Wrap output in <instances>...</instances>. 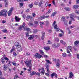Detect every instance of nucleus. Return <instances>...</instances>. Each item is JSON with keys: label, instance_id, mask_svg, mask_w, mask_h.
<instances>
[{"label": "nucleus", "instance_id": "nucleus-39", "mask_svg": "<svg viewBox=\"0 0 79 79\" xmlns=\"http://www.w3.org/2000/svg\"><path fill=\"white\" fill-rule=\"evenodd\" d=\"M64 23V24H65V25H67V23H68V20H65L63 21Z\"/></svg>", "mask_w": 79, "mask_h": 79}, {"label": "nucleus", "instance_id": "nucleus-51", "mask_svg": "<svg viewBox=\"0 0 79 79\" xmlns=\"http://www.w3.org/2000/svg\"><path fill=\"white\" fill-rule=\"evenodd\" d=\"M72 47H71V46H69L68 47V49H69V50H71V49H72Z\"/></svg>", "mask_w": 79, "mask_h": 79}, {"label": "nucleus", "instance_id": "nucleus-64", "mask_svg": "<svg viewBox=\"0 0 79 79\" xmlns=\"http://www.w3.org/2000/svg\"><path fill=\"white\" fill-rule=\"evenodd\" d=\"M26 55L27 56H29V55H30V53L29 52H27L26 53Z\"/></svg>", "mask_w": 79, "mask_h": 79}, {"label": "nucleus", "instance_id": "nucleus-55", "mask_svg": "<svg viewBox=\"0 0 79 79\" xmlns=\"http://www.w3.org/2000/svg\"><path fill=\"white\" fill-rule=\"evenodd\" d=\"M35 75H37L38 76H40V73H38V72L36 73L35 74Z\"/></svg>", "mask_w": 79, "mask_h": 79}, {"label": "nucleus", "instance_id": "nucleus-42", "mask_svg": "<svg viewBox=\"0 0 79 79\" xmlns=\"http://www.w3.org/2000/svg\"><path fill=\"white\" fill-rule=\"evenodd\" d=\"M55 41L56 42H59V39L57 38H55Z\"/></svg>", "mask_w": 79, "mask_h": 79}, {"label": "nucleus", "instance_id": "nucleus-4", "mask_svg": "<svg viewBox=\"0 0 79 79\" xmlns=\"http://www.w3.org/2000/svg\"><path fill=\"white\" fill-rule=\"evenodd\" d=\"M35 57L37 58H40L41 57H42V56L40 55L39 53H36L35 55Z\"/></svg>", "mask_w": 79, "mask_h": 79}, {"label": "nucleus", "instance_id": "nucleus-59", "mask_svg": "<svg viewBox=\"0 0 79 79\" xmlns=\"http://www.w3.org/2000/svg\"><path fill=\"white\" fill-rule=\"evenodd\" d=\"M20 6H23V4L22 3H19Z\"/></svg>", "mask_w": 79, "mask_h": 79}, {"label": "nucleus", "instance_id": "nucleus-48", "mask_svg": "<svg viewBox=\"0 0 79 79\" xmlns=\"http://www.w3.org/2000/svg\"><path fill=\"white\" fill-rule=\"evenodd\" d=\"M32 16L33 18H34V17L36 16V15L35 13H33L32 14Z\"/></svg>", "mask_w": 79, "mask_h": 79}, {"label": "nucleus", "instance_id": "nucleus-25", "mask_svg": "<svg viewBox=\"0 0 79 79\" xmlns=\"http://www.w3.org/2000/svg\"><path fill=\"white\" fill-rule=\"evenodd\" d=\"M23 28H24L22 26V25H20V26L19 27L18 29L21 31L22 30V29H23Z\"/></svg>", "mask_w": 79, "mask_h": 79}, {"label": "nucleus", "instance_id": "nucleus-9", "mask_svg": "<svg viewBox=\"0 0 79 79\" xmlns=\"http://www.w3.org/2000/svg\"><path fill=\"white\" fill-rule=\"evenodd\" d=\"M45 32L43 31L42 32V37L41 39L42 40H44V38H45Z\"/></svg>", "mask_w": 79, "mask_h": 79}, {"label": "nucleus", "instance_id": "nucleus-22", "mask_svg": "<svg viewBox=\"0 0 79 79\" xmlns=\"http://www.w3.org/2000/svg\"><path fill=\"white\" fill-rule=\"evenodd\" d=\"M15 47L14 46H13L12 49H11L10 52V53H12V52H13V51H15Z\"/></svg>", "mask_w": 79, "mask_h": 79}, {"label": "nucleus", "instance_id": "nucleus-33", "mask_svg": "<svg viewBox=\"0 0 79 79\" xmlns=\"http://www.w3.org/2000/svg\"><path fill=\"white\" fill-rule=\"evenodd\" d=\"M55 73H52L51 75V77H52V78H53V77L55 76Z\"/></svg>", "mask_w": 79, "mask_h": 79}, {"label": "nucleus", "instance_id": "nucleus-35", "mask_svg": "<svg viewBox=\"0 0 79 79\" xmlns=\"http://www.w3.org/2000/svg\"><path fill=\"white\" fill-rule=\"evenodd\" d=\"M35 73H36V72H32L30 74L31 75V76H32V75H34L35 74Z\"/></svg>", "mask_w": 79, "mask_h": 79}, {"label": "nucleus", "instance_id": "nucleus-17", "mask_svg": "<svg viewBox=\"0 0 79 79\" xmlns=\"http://www.w3.org/2000/svg\"><path fill=\"white\" fill-rule=\"evenodd\" d=\"M1 61L2 63V64H4L5 62V60L4 59V58L3 57L1 59Z\"/></svg>", "mask_w": 79, "mask_h": 79}, {"label": "nucleus", "instance_id": "nucleus-23", "mask_svg": "<svg viewBox=\"0 0 79 79\" xmlns=\"http://www.w3.org/2000/svg\"><path fill=\"white\" fill-rule=\"evenodd\" d=\"M39 52L40 54L42 55H44V52H43L42 50H40Z\"/></svg>", "mask_w": 79, "mask_h": 79}, {"label": "nucleus", "instance_id": "nucleus-5", "mask_svg": "<svg viewBox=\"0 0 79 79\" xmlns=\"http://www.w3.org/2000/svg\"><path fill=\"white\" fill-rule=\"evenodd\" d=\"M74 16V13H72L70 15V18H71L72 20L75 21V19L73 18Z\"/></svg>", "mask_w": 79, "mask_h": 79}, {"label": "nucleus", "instance_id": "nucleus-38", "mask_svg": "<svg viewBox=\"0 0 79 79\" xmlns=\"http://www.w3.org/2000/svg\"><path fill=\"white\" fill-rule=\"evenodd\" d=\"M28 24L29 25V26H33V24L31 22H29V23H28Z\"/></svg>", "mask_w": 79, "mask_h": 79}, {"label": "nucleus", "instance_id": "nucleus-53", "mask_svg": "<svg viewBox=\"0 0 79 79\" xmlns=\"http://www.w3.org/2000/svg\"><path fill=\"white\" fill-rule=\"evenodd\" d=\"M12 64H13L14 66H16V63L15 62H12Z\"/></svg>", "mask_w": 79, "mask_h": 79}, {"label": "nucleus", "instance_id": "nucleus-21", "mask_svg": "<svg viewBox=\"0 0 79 79\" xmlns=\"http://www.w3.org/2000/svg\"><path fill=\"white\" fill-rule=\"evenodd\" d=\"M3 67V69L4 70H5V71H6V70H7V67L5 65H4L2 66Z\"/></svg>", "mask_w": 79, "mask_h": 79}, {"label": "nucleus", "instance_id": "nucleus-11", "mask_svg": "<svg viewBox=\"0 0 79 79\" xmlns=\"http://www.w3.org/2000/svg\"><path fill=\"white\" fill-rule=\"evenodd\" d=\"M45 16L44 15H43V16H40L38 18V19H39V20H42V19H45Z\"/></svg>", "mask_w": 79, "mask_h": 79}, {"label": "nucleus", "instance_id": "nucleus-1", "mask_svg": "<svg viewBox=\"0 0 79 79\" xmlns=\"http://www.w3.org/2000/svg\"><path fill=\"white\" fill-rule=\"evenodd\" d=\"M32 60H27L25 61V63L26 64L27 66V67H29V69L28 70V71L31 72V70H32V64H31V61Z\"/></svg>", "mask_w": 79, "mask_h": 79}, {"label": "nucleus", "instance_id": "nucleus-60", "mask_svg": "<svg viewBox=\"0 0 79 79\" xmlns=\"http://www.w3.org/2000/svg\"><path fill=\"white\" fill-rule=\"evenodd\" d=\"M52 3H53V5L55 6V0H54L52 2Z\"/></svg>", "mask_w": 79, "mask_h": 79}, {"label": "nucleus", "instance_id": "nucleus-45", "mask_svg": "<svg viewBox=\"0 0 79 79\" xmlns=\"http://www.w3.org/2000/svg\"><path fill=\"white\" fill-rule=\"evenodd\" d=\"M61 19L62 21H64L65 20H66V19H65V17L64 16L62 17Z\"/></svg>", "mask_w": 79, "mask_h": 79}, {"label": "nucleus", "instance_id": "nucleus-24", "mask_svg": "<svg viewBox=\"0 0 79 79\" xmlns=\"http://www.w3.org/2000/svg\"><path fill=\"white\" fill-rule=\"evenodd\" d=\"M79 7V5H74L73 6V8H74V9H76Z\"/></svg>", "mask_w": 79, "mask_h": 79}, {"label": "nucleus", "instance_id": "nucleus-6", "mask_svg": "<svg viewBox=\"0 0 79 79\" xmlns=\"http://www.w3.org/2000/svg\"><path fill=\"white\" fill-rule=\"evenodd\" d=\"M13 10V7H11L8 12V15L9 16H10L11 15V13H12Z\"/></svg>", "mask_w": 79, "mask_h": 79}, {"label": "nucleus", "instance_id": "nucleus-34", "mask_svg": "<svg viewBox=\"0 0 79 79\" xmlns=\"http://www.w3.org/2000/svg\"><path fill=\"white\" fill-rule=\"evenodd\" d=\"M43 4V3H42V1H41L39 3V4H38V6H41V5Z\"/></svg>", "mask_w": 79, "mask_h": 79}, {"label": "nucleus", "instance_id": "nucleus-15", "mask_svg": "<svg viewBox=\"0 0 79 79\" xmlns=\"http://www.w3.org/2000/svg\"><path fill=\"white\" fill-rule=\"evenodd\" d=\"M15 21L17 22H19L20 21V19L19 18V17L16 16H15Z\"/></svg>", "mask_w": 79, "mask_h": 79}, {"label": "nucleus", "instance_id": "nucleus-61", "mask_svg": "<svg viewBox=\"0 0 79 79\" xmlns=\"http://www.w3.org/2000/svg\"><path fill=\"white\" fill-rule=\"evenodd\" d=\"M60 31L61 32H62V33H63V34H64V32L63 31V30L61 29H60Z\"/></svg>", "mask_w": 79, "mask_h": 79}, {"label": "nucleus", "instance_id": "nucleus-40", "mask_svg": "<svg viewBox=\"0 0 79 79\" xmlns=\"http://www.w3.org/2000/svg\"><path fill=\"white\" fill-rule=\"evenodd\" d=\"M37 32V30L36 29H33V32H34V34H36Z\"/></svg>", "mask_w": 79, "mask_h": 79}, {"label": "nucleus", "instance_id": "nucleus-14", "mask_svg": "<svg viewBox=\"0 0 79 79\" xmlns=\"http://www.w3.org/2000/svg\"><path fill=\"white\" fill-rule=\"evenodd\" d=\"M23 29L24 31H30V28H27L26 27H25Z\"/></svg>", "mask_w": 79, "mask_h": 79}, {"label": "nucleus", "instance_id": "nucleus-28", "mask_svg": "<svg viewBox=\"0 0 79 79\" xmlns=\"http://www.w3.org/2000/svg\"><path fill=\"white\" fill-rule=\"evenodd\" d=\"M56 68H60V63H57V64H56Z\"/></svg>", "mask_w": 79, "mask_h": 79}, {"label": "nucleus", "instance_id": "nucleus-58", "mask_svg": "<svg viewBox=\"0 0 79 79\" xmlns=\"http://www.w3.org/2000/svg\"><path fill=\"white\" fill-rule=\"evenodd\" d=\"M6 21H4V20H3L2 21V23L3 24H4V23H6Z\"/></svg>", "mask_w": 79, "mask_h": 79}, {"label": "nucleus", "instance_id": "nucleus-7", "mask_svg": "<svg viewBox=\"0 0 79 79\" xmlns=\"http://www.w3.org/2000/svg\"><path fill=\"white\" fill-rule=\"evenodd\" d=\"M0 1H5V6L6 7H7L8 6V0H0Z\"/></svg>", "mask_w": 79, "mask_h": 79}, {"label": "nucleus", "instance_id": "nucleus-8", "mask_svg": "<svg viewBox=\"0 0 79 79\" xmlns=\"http://www.w3.org/2000/svg\"><path fill=\"white\" fill-rule=\"evenodd\" d=\"M49 66L48 65V64H46V69H47V71L48 73H50V69H49Z\"/></svg>", "mask_w": 79, "mask_h": 79}, {"label": "nucleus", "instance_id": "nucleus-20", "mask_svg": "<svg viewBox=\"0 0 79 79\" xmlns=\"http://www.w3.org/2000/svg\"><path fill=\"white\" fill-rule=\"evenodd\" d=\"M0 79H5L4 78H2V73L1 70H0Z\"/></svg>", "mask_w": 79, "mask_h": 79}, {"label": "nucleus", "instance_id": "nucleus-18", "mask_svg": "<svg viewBox=\"0 0 79 79\" xmlns=\"http://www.w3.org/2000/svg\"><path fill=\"white\" fill-rule=\"evenodd\" d=\"M34 24L36 25H34V27H37V26H38V25H39V23L37 21H35L34 22Z\"/></svg>", "mask_w": 79, "mask_h": 79}, {"label": "nucleus", "instance_id": "nucleus-32", "mask_svg": "<svg viewBox=\"0 0 79 79\" xmlns=\"http://www.w3.org/2000/svg\"><path fill=\"white\" fill-rule=\"evenodd\" d=\"M52 47L53 48H56L57 47V46L56 44L55 43L54 44H52Z\"/></svg>", "mask_w": 79, "mask_h": 79}, {"label": "nucleus", "instance_id": "nucleus-30", "mask_svg": "<svg viewBox=\"0 0 79 79\" xmlns=\"http://www.w3.org/2000/svg\"><path fill=\"white\" fill-rule=\"evenodd\" d=\"M4 56H5V55H4V56L3 57L4 58V60H6V61H8L9 60H10L9 59H8V58L7 57H4Z\"/></svg>", "mask_w": 79, "mask_h": 79}, {"label": "nucleus", "instance_id": "nucleus-41", "mask_svg": "<svg viewBox=\"0 0 79 79\" xmlns=\"http://www.w3.org/2000/svg\"><path fill=\"white\" fill-rule=\"evenodd\" d=\"M48 43H47V44H52V43L50 40H48Z\"/></svg>", "mask_w": 79, "mask_h": 79}, {"label": "nucleus", "instance_id": "nucleus-27", "mask_svg": "<svg viewBox=\"0 0 79 79\" xmlns=\"http://www.w3.org/2000/svg\"><path fill=\"white\" fill-rule=\"evenodd\" d=\"M79 42L78 41H76L74 42V44L75 46H77V44H79Z\"/></svg>", "mask_w": 79, "mask_h": 79}, {"label": "nucleus", "instance_id": "nucleus-62", "mask_svg": "<svg viewBox=\"0 0 79 79\" xmlns=\"http://www.w3.org/2000/svg\"><path fill=\"white\" fill-rule=\"evenodd\" d=\"M75 13H76V14H77V15H79V11H77V10H76V11H75Z\"/></svg>", "mask_w": 79, "mask_h": 79}, {"label": "nucleus", "instance_id": "nucleus-57", "mask_svg": "<svg viewBox=\"0 0 79 79\" xmlns=\"http://www.w3.org/2000/svg\"><path fill=\"white\" fill-rule=\"evenodd\" d=\"M57 63H60V60L59 59H57Z\"/></svg>", "mask_w": 79, "mask_h": 79}, {"label": "nucleus", "instance_id": "nucleus-2", "mask_svg": "<svg viewBox=\"0 0 79 79\" xmlns=\"http://www.w3.org/2000/svg\"><path fill=\"white\" fill-rule=\"evenodd\" d=\"M7 10L6 9H4L2 10L0 12V16H4L5 17H6L7 16Z\"/></svg>", "mask_w": 79, "mask_h": 79}, {"label": "nucleus", "instance_id": "nucleus-26", "mask_svg": "<svg viewBox=\"0 0 79 79\" xmlns=\"http://www.w3.org/2000/svg\"><path fill=\"white\" fill-rule=\"evenodd\" d=\"M31 17L29 15H27L26 17V19L27 21H29V19H30Z\"/></svg>", "mask_w": 79, "mask_h": 79}, {"label": "nucleus", "instance_id": "nucleus-43", "mask_svg": "<svg viewBox=\"0 0 79 79\" xmlns=\"http://www.w3.org/2000/svg\"><path fill=\"white\" fill-rule=\"evenodd\" d=\"M62 56L64 57H65L66 56V54L65 53H64L62 54Z\"/></svg>", "mask_w": 79, "mask_h": 79}, {"label": "nucleus", "instance_id": "nucleus-49", "mask_svg": "<svg viewBox=\"0 0 79 79\" xmlns=\"http://www.w3.org/2000/svg\"><path fill=\"white\" fill-rule=\"evenodd\" d=\"M56 21H55L52 24V26H54V27H55V24H56Z\"/></svg>", "mask_w": 79, "mask_h": 79}, {"label": "nucleus", "instance_id": "nucleus-56", "mask_svg": "<svg viewBox=\"0 0 79 79\" xmlns=\"http://www.w3.org/2000/svg\"><path fill=\"white\" fill-rule=\"evenodd\" d=\"M26 26V23H23V25L22 26V27L23 28L24 27V26Z\"/></svg>", "mask_w": 79, "mask_h": 79}, {"label": "nucleus", "instance_id": "nucleus-46", "mask_svg": "<svg viewBox=\"0 0 79 79\" xmlns=\"http://www.w3.org/2000/svg\"><path fill=\"white\" fill-rule=\"evenodd\" d=\"M75 27V26L74 25H72L69 26V28H70V29H72V28H74V27Z\"/></svg>", "mask_w": 79, "mask_h": 79}, {"label": "nucleus", "instance_id": "nucleus-37", "mask_svg": "<svg viewBox=\"0 0 79 79\" xmlns=\"http://www.w3.org/2000/svg\"><path fill=\"white\" fill-rule=\"evenodd\" d=\"M46 61L47 63H49V64H52V62L50 61V60H45Z\"/></svg>", "mask_w": 79, "mask_h": 79}, {"label": "nucleus", "instance_id": "nucleus-16", "mask_svg": "<svg viewBox=\"0 0 79 79\" xmlns=\"http://www.w3.org/2000/svg\"><path fill=\"white\" fill-rule=\"evenodd\" d=\"M34 35H30V37L28 38L29 40H32L34 39Z\"/></svg>", "mask_w": 79, "mask_h": 79}, {"label": "nucleus", "instance_id": "nucleus-44", "mask_svg": "<svg viewBox=\"0 0 79 79\" xmlns=\"http://www.w3.org/2000/svg\"><path fill=\"white\" fill-rule=\"evenodd\" d=\"M29 6L30 7V8H32L33 6V4H29Z\"/></svg>", "mask_w": 79, "mask_h": 79}, {"label": "nucleus", "instance_id": "nucleus-3", "mask_svg": "<svg viewBox=\"0 0 79 79\" xmlns=\"http://www.w3.org/2000/svg\"><path fill=\"white\" fill-rule=\"evenodd\" d=\"M15 46H16V49L17 51H21V45L19 44L18 42H16L15 44Z\"/></svg>", "mask_w": 79, "mask_h": 79}, {"label": "nucleus", "instance_id": "nucleus-13", "mask_svg": "<svg viewBox=\"0 0 79 79\" xmlns=\"http://www.w3.org/2000/svg\"><path fill=\"white\" fill-rule=\"evenodd\" d=\"M54 29L56 30L57 32H58L59 31H60V28H58V27H57V25L56 24L55 25V26H54Z\"/></svg>", "mask_w": 79, "mask_h": 79}, {"label": "nucleus", "instance_id": "nucleus-12", "mask_svg": "<svg viewBox=\"0 0 79 79\" xmlns=\"http://www.w3.org/2000/svg\"><path fill=\"white\" fill-rule=\"evenodd\" d=\"M69 76V78H73V77H74V75L73 74V73L71 72H70Z\"/></svg>", "mask_w": 79, "mask_h": 79}, {"label": "nucleus", "instance_id": "nucleus-31", "mask_svg": "<svg viewBox=\"0 0 79 79\" xmlns=\"http://www.w3.org/2000/svg\"><path fill=\"white\" fill-rule=\"evenodd\" d=\"M2 31L4 33H8V31L6 30H2Z\"/></svg>", "mask_w": 79, "mask_h": 79}, {"label": "nucleus", "instance_id": "nucleus-47", "mask_svg": "<svg viewBox=\"0 0 79 79\" xmlns=\"http://www.w3.org/2000/svg\"><path fill=\"white\" fill-rule=\"evenodd\" d=\"M25 34L26 35V36L27 37H29V33L27 32H26L25 33Z\"/></svg>", "mask_w": 79, "mask_h": 79}, {"label": "nucleus", "instance_id": "nucleus-29", "mask_svg": "<svg viewBox=\"0 0 79 79\" xmlns=\"http://www.w3.org/2000/svg\"><path fill=\"white\" fill-rule=\"evenodd\" d=\"M64 9L66 11H70V9L69 7H65L64 8Z\"/></svg>", "mask_w": 79, "mask_h": 79}, {"label": "nucleus", "instance_id": "nucleus-54", "mask_svg": "<svg viewBox=\"0 0 79 79\" xmlns=\"http://www.w3.org/2000/svg\"><path fill=\"white\" fill-rule=\"evenodd\" d=\"M13 55L14 56H16V55H17V54H16V53L15 52H13Z\"/></svg>", "mask_w": 79, "mask_h": 79}, {"label": "nucleus", "instance_id": "nucleus-52", "mask_svg": "<svg viewBox=\"0 0 79 79\" xmlns=\"http://www.w3.org/2000/svg\"><path fill=\"white\" fill-rule=\"evenodd\" d=\"M38 2H35L34 3V5H37L38 3Z\"/></svg>", "mask_w": 79, "mask_h": 79}, {"label": "nucleus", "instance_id": "nucleus-63", "mask_svg": "<svg viewBox=\"0 0 79 79\" xmlns=\"http://www.w3.org/2000/svg\"><path fill=\"white\" fill-rule=\"evenodd\" d=\"M52 11V9H50L48 10V13H50Z\"/></svg>", "mask_w": 79, "mask_h": 79}, {"label": "nucleus", "instance_id": "nucleus-50", "mask_svg": "<svg viewBox=\"0 0 79 79\" xmlns=\"http://www.w3.org/2000/svg\"><path fill=\"white\" fill-rule=\"evenodd\" d=\"M26 15L24 14H23L22 16V17H23V18H24V19H25V18H26Z\"/></svg>", "mask_w": 79, "mask_h": 79}, {"label": "nucleus", "instance_id": "nucleus-36", "mask_svg": "<svg viewBox=\"0 0 79 79\" xmlns=\"http://www.w3.org/2000/svg\"><path fill=\"white\" fill-rule=\"evenodd\" d=\"M56 12H55L52 13V15H51V16H54L56 14Z\"/></svg>", "mask_w": 79, "mask_h": 79}, {"label": "nucleus", "instance_id": "nucleus-10", "mask_svg": "<svg viewBox=\"0 0 79 79\" xmlns=\"http://www.w3.org/2000/svg\"><path fill=\"white\" fill-rule=\"evenodd\" d=\"M44 49L45 50H46V51H48V50H49L50 49V46H47L46 47H44Z\"/></svg>", "mask_w": 79, "mask_h": 79}, {"label": "nucleus", "instance_id": "nucleus-19", "mask_svg": "<svg viewBox=\"0 0 79 79\" xmlns=\"http://www.w3.org/2000/svg\"><path fill=\"white\" fill-rule=\"evenodd\" d=\"M42 71L40 72V74H44V73H45V70H44V69L42 68L41 69Z\"/></svg>", "mask_w": 79, "mask_h": 79}]
</instances>
